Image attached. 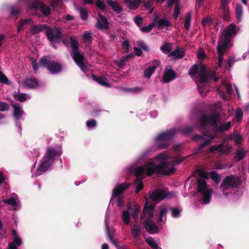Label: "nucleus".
<instances>
[{"label":"nucleus","mask_w":249,"mask_h":249,"mask_svg":"<svg viewBox=\"0 0 249 249\" xmlns=\"http://www.w3.org/2000/svg\"><path fill=\"white\" fill-rule=\"evenodd\" d=\"M191 155L183 157L175 158L168 154L166 152H162L157 155L153 160L145 162L143 166H131L125 170L127 173L133 174L136 176L135 181L136 191L139 192L143 187L142 179L144 174L151 176L154 174L168 175L175 172V165L179 164L187 160Z\"/></svg>","instance_id":"obj_1"},{"label":"nucleus","mask_w":249,"mask_h":249,"mask_svg":"<svg viewBox=\"0 0 249 249\" xmlns=\"http://www.w3.org/2000/svg\"><path fill=\"white\" fill-rule=\"evenodd\" d=\"M220 119V115L217 112L205 114L200 117L198 121L199 129L204 132L202 135H196L193 137L194 141L201 142L198 146L195 148L193 154H197L211 143L215 137L216 132H223L229 129L231 122L222 123Z\"/></svg>","instance_id":"obj_2"},{"label":"nucleus","mask_w":249,"mask_h":249,"mask_svg":"<svg viewBox=\"0 0 249 249\" xmlns=\"http://www.w3.org/2000/svg\"><path fill=\"white\" fill-rule=\"evenodd\" d=\"M62 153L61 145L48 146L46 148L45 154L40 160L37 167L36 169V162L32 165L31 168L32 177L36 178L44 174L48 170L53 166L56 160L60 158Z\"/></svg>","instance_id":"obj_3"},{"label":"nucleus","mask_w":249,"mask_h":249,"mask_svg":"<svg viewBox=\"0 0 249 249\" xmlns=\"http://www.w3.org/2000/svg\"><path fill=\"white\" fill-rule=\"evenodd\" d=\"M188 73L192 78L195 79L199 92L202 96L203 94L205 95L208 91L205 86L206 84L209 83L210 79L216 81L219 78L215 71L209 73L206 67L203 65L198 69L197 64H194L189 69Z\"/></svg>","instance_id":"obj_4"},{"label":"nucleus","mask_w":249,"mask_h":249,"mask_svg":"<svg viewBox=\"0 0 249 249\" xmlns=\"http://www.w3.org/2000/svg\"><path fill=\"white\" fill-rule=\"evenodd\" d=\"M155 206L149 205L147 199L143 209L142 213L140 215V219L143 220V224L146 231L150 234L157 233L159 228L154 221V213Z\"/></svg>","instance_id":"obj_5"},{"label":"nucleus","mask_w":249,"mask_h":249,"mask_svg":"<svg viewBox=\"0 0 249 249\" xmlns=\"http://www.w3.org/2000/svg\"><path fill=\"white\" fill-rule=\"evenodd\" d=\"M242 136L237 133L233 132L224 139V142L221 144L213 146L210 148V152L219 154H227L230 152L231 147L228 144H225L227 141L233 140L236 144H240L242 140Z\"/></svg>","instance_id":"obj_6"},{"label":"nucleus","mask_w":249,"mask_h":249,"mask_svg":"<svg viewBox=\"0 0 249 249\" xmlns=\"http://www.w3.org/2000/svg\"><path fill=\"white\" fill-rule=\"evenodd\" d=\"M213 189L208 187L204 178L197 179V192L198 200L202 204H207L210 202Z\"/></svg>","instance_id":"obj_7"},{"label":"nucleus","mask_w":249,"mask_h":249,"mask_svg":"<svg viewBox=\"0 0 249 249\" xmlns=\"http://www.w3.org/2000/svg\"><path fill=\"white\" fill-rule=\"evenodd\" d=\"M242 184V181L240 177L234 175L227 176L223 179L219 189L224 195L227 196L229 194L228 191L237 188Z\"/></svg>","instance_id":"obj_8"},{"label":"nucleus","mask_w":249,"mask_h":249,"mask_svg":"<svg viewBox=\"0 0 249 249\" xmlns=\"http://www.w3.org/2000/svg\"><path fill=\"white\" fill-rule=\"evenodd\" d=\"M39 65L47 68L52 74L61 73L63 69V65L61 63L50 55L44 56L41 58L39 60Z\"/></svg>","instance_id":"obj_9"},{"label":"nucleus","mask_w":249,"mask_h":249,"mask_svg":"<svg viewBox=\"0 0 249 249\" xmlns=\"http://www.w3.org/2000/svg\"><path fill=\"white\" fill-rule=\"evenodd\" d=\"M239 28L234 24H231L221 34L217 47H229L231 45V37L235 36Z\"/></svg>","instance_id":"obj_10"},{"label":"nucleus","mask_w":249,"mask_h":249,"mask_svg":"<svg viewBox=\"0 0 249 249\" xmlns=\"http://www.w3.org/2000/svg\"><path fill=\"white\" fill-rule=\"evenodd\" d=\"M130 185V183L125 182L117 185L112 190V194L110 202L113 201L116 202L117 206L120 209L122 210L124 206L122 193L127 189Z\"/></svg>","instance_id":"obj_11"},{"label":"nucleus","mask_w":249,"mask_h":249,"mask_svg":"<svg viewBox=\"0 0 249 249\" xmlns=\"http://www.w3.org/2000/svg\"><path fill=\"white\" fill-rule=\"evenodd\" d=\"M141 207L138 204H135L133 208L129 205H127L125 210L122 212V218L123 221L126 225L130 223V216H131L134 220H137L139 217Z\"/></svg>","instance_id":"obj_12"},{"label":"nucleus","mask_w":249,"mask_h":249,"mask_svg":"<svg viewBox=\"0 0 249 249\" xmlns=\"http://www.w3.org/2000/svg\"><path fill=\"white\" fill-rule=\"evenodd\" d=\"M178 130L175 128H172L159 133L154 139L155 144L167 143L168 146V142L171 140L175 136Z\"/></svg>","instance_id":"obj_13"},{"label":"nucleus","mask_w":249,"mask_h":249,"mask_svg":"<svg viewBox=\"0 0 249 249\" xmlns=\"http://www.w3.org/2000/svg\"><path fill=\"white\" fill-rule=\"evenodd\" d=\"M71 55L81 70L85 73L88 71V68L84 63V56L83 54L79 50V48H71Z\"/></svg>","instance_id":"obj_14"},{"label":"nucleus","mask_w":249,"mask_h":249,"mask_svg":"<svg viewBox=\"0 0 249 249\" xmlns=\"http://www.w3.org/2000/svg\"><path fill=\"white\" fill-rule=\"evenodd\" d=\"M168 147V145L164 143L162 144H155L153 145L146 148L137 157V160L140 161L145 159L146 158L151 156L154 153L158 150L165 149Z\"/></svg>","instance_id":"obj_15"},{"label":"nucleus","mask_w":249,"mask_h":249,"mask_svg":"<svg viewBox=\"0 0 249 249\" xmlns=\"http://www.w3.org/2000/svg\"><path fill=\"white\" fill-rule=\"evenodd\" d=\"M46 35L50 41H56L62 37V29L56 27L51 28L47 26Z\"/></svg>","instance_id":"obj_16"},{"label":"nucleus","mask_w":249,"mask_h":249,"mask_svg":"<svg viewBox=\"0 0 249 249\" xmlns=\"http://www.w3.org/2000/svg\"><path fill=\"white\" fill-rule=\"evenodd\" d=\"M176 77V73L173 70L172 66L171 65L166 66L163 72L162 81L164 83H168L175 80Z\"/></svg>","instance_id":"obj_17"},{"label":"nucleus","mask_w":249,"mask_h":249,"mask_svg":"<svg viewBox=\"0 0 249 249\" xmlns=\"http://www.w3.org/2000/svg\"><path fill=\"white\" fill-rule=\"evenodd\" d=\"M167 197L165 191L156 189L149 193V198L154 201L162 200Z\"/></svg>","instance_id":"obj_18"},{"label":"nucleus","mask_w":249,"mask_h":249,"mask_svg":"<svg viewBox=\"0 0 249 249\" xmlns=\"http://www.w3.org/2000/svg\"><path fill=\"white\" fill-rule=\"evenodd\" d=\"M95 26L96 28L101 30H107L109 27L108 19L102 14H99Z\"/></svg>","instance_id":"obj_19"},{"label":"nucleus","mask_w":249,"mask_h":249,"mask_svg":"<svg viewBox=\"0 0 249 249\" xmlns=\"http://www.w3.org/2000/svg\"><path fill=\"white\" fill-rule=\"evenodd\" d=\"M153 65L146 69L143 72V77L147 79H150L152 74L155 71L157 67L160 65V62L158 60H154Z\"/></svg>","instance_id":"obj_20"},{"label":"nucleus","mask_w":249,"mask_h":249,"mask_svg":"<svg viewBox=\"0 0 249 249\" xmlns=\"http://www.w3.org/2000/svg\"><path fill=\"white\" fill-rule=\"evenodd\" d=\"M24 86L28 89H35L38 87L39 82L35 78H26L23 82Z\"/></svg>","instance_id":"obj_21"},{"label":"nucleus","mask_w":249,"mask_h":249,"mask_svg":"<svg viewBox=\"0 0 249 249\" xmlns=\"http://www.w3.org/2000/svg\"><path fill=\"white\" fill-rule=\"evenodd\" d=\"M133 56H134V54L132 53L128 55L122 56L119 59L115 60L114 62L116 66L118 67L120 69H123L124 66L128 62V59Z\"/></svg>","instance_id":"obj_22"},{"label":"nucleus","mask_w":249,"mask_h":249,"mask_svg":"<svg viewBox=\"0 0 249 249\" xmlns=\"http://www.w3.org/2000/svg\"><path fill=\"white\" fill-rule=\"evenodd\" d=\"M12 106L14 108V117L16 120L21 119L24 111L21 105L19 104H12Z\"/></svg>","instance_id":"obj_23"},{"label":"nucleus","mask_w":249,"mask_h":249,"mask_svg":"<svg viewBox=\"0 0 249 249\" xmlns=\"http://www.w3.org/2000/svg\"><path fill=\"white\" fill-rule=\"evenodd\" d=\"M5 204H9L13 206H18L20 202L17 195L12 194L8 199L3 200Z\"/></svg>","instance_id":"obj_24"},{"label":"nucleus","mask_w":249,"mask_h":249,"mask_svg":"<svg viewBox=\"0 0 249 249\" xmlns=\"http://www.w3.org/2000/svg\"><path fill=\"white\" fill-rule=\"evenodd\" d=\"M110 211L108 209V208L107 209L106 215H105V226L106 229L107 231V234L110 240V241L114 245H116V242L113 239L112 237L111 236L110 234H109V223H110Z\"/></svg>","instance_id":"obj_25"},{"label":"nucleus","mask_w":249,"mask_h":249,"mask_svg":"<svg viewBox=\"0 0 249 249\" xmlns=\"http://www.w3.org/2000/svg\"><path fill=\"white\" fill-rule=\"evenodd\" d=\"M91 77L94 80L103 86L109 88L111 86L107 79L103 76H97L94 74H91Z\"/></svg>","instance_id":"obj_26"},{"label":"nucleus","mask_w":249,"mask_h":249,"mask_svg":"<svg viewBox=\"0 0 249 249\" xmlns=\"http://www.w3.org/2000/svg\"><path fill=\"white\" fill-rule=\"evenodd\" d=\"M142 231L143 228L142 226L140 224L137 223H135L133 225L131 229V234L136 239H139Z\"/></svg>","instance_id":"obj_27"},{"label":"nucleus","mask_w":249,"mask_h":249,"mask_svg":"<svg viewBox=\"0 0 249 249\" xmlns=\"http://www.w3.org/2000/svg\"><path fill=\"white\" fill-rule=\"evenodd\" d=\"M13 96L16 100L21 102H24L31 98L29 95L20 92L19 91H15L13 94Z\"/></svg>","instance_id":"obj_28"},{"label":"nucleus","mask_w":249,"mask_h":249,"mask_svg":"<svg viewBox=\"0 0 249 249\" xmlns=\"http://www.w3.org/2000/svg\"><path fill=\"white\" fill-rule=\"evenodd\" d=\"M154 24L159 29L172 26L171 22L166 18H161L157 21L154 20Z\"/></svg>","instance_id":"obj_29"},{"label":"nucleus","mask_w":249,"mask_h":249,"mask_svg":"<svg viewBox=\"0 0 249 249\" xmlns=\"http://www.w3.org/2000/svg\"><path fill=\"white\" fill-rule=\"evenodd\" d=\"M124 3L130 10H135L138 8L142 2L141 0H124Z\"/></svg>","instance_id":"obj_30"},{"label":"nucleus","mask_w":249,"mask_h":249,"mask_svg":"<svg viewBox=\"0 0 249 249\" xmlns=\"http://www.w3.org/2000/svg\"><path fill=\"white\" fill-rule=\"evenodd\" d=\"M46 28L47 25L44 24L34 25L31 27L30 33L32 35H36L46 29Z\"/></svg>","instance_id":"obj_31"},{"label":"nucleus","mask_w":249,"mask_h":249,"mask_svg":"<svg viewBox=\"0 0 249 249\" xmlns=\"http://www.w3.org/2000/svg\"><path fill=\"white\" fill-rule=\"evenodd\" d=\"M228 48H217V52L218 54V68H221L223 60V55L227 52Z\"/></svg>","instance_id":"obj_32"},{"label":"nucleus","mask_w":249,"mask_h":249,"mask_svg":"<svg viewBox=\"0 0 249 249\" xmlns=\"http://www.w3.org/2000/svg\"><path fill=\"white\" fill-rule=\"evenodd\" d=\"M108 5L117 13H120L123 9L118 2L116 0H107Z\"/></svg>","instance_id":"obj_33"},{"label":"nucleus","mask_w":249,"mask_h":249,"mask_svg":"<svg viewBox=\"0 0 249 249\" xmlns=\"http://www.w3.org/2000/svg\"><path fill=\"white\" fill-rule=\"evenodd\" d=\"M12 235L13 238L12 242H15V244H17V246H21L22 244L21 238L20 237L18 233L15 229L12 230Z\"/></svg>","instance_id":"obj_34"},{"label":"nucleus","mask_w":249,"mask_h":249,"mask_svg":"<svg viewBox=\"0 0 249 249\" xmlns=\"http://www.w3.org/2000/svg\"><path fill=\"white\" fill-rule=\"evenodd\" d=\"M184 52L180 50V48H177L176 50L173 51L168 54L170 57H172L173 58H180L183 56Z\"/></svg>","instance_id":"obj_35"},{"label":"nucleus","mask_w":249,"mask_h":249,"mask_svg":"<svg viewBox=\"0 0 249 249\" xmlns=\"http://www.w3.org/2000/svg\"><path fill=\"white\" fill-rule=\"evenodd\" d=\"M247 151L245 150L244 148H241L238 149L236 152L235 155V159L236 161H240L244 159L247 153Z\"/></svg>","instance_id":"obj_36"},{"label":"nucleus","mask_w":249,"mask_h":249,"mask_svg":"<svg viewBox=\"0 0 249 249\" xmlns=\"http://www.w3.org/2000/svg\"><path fill=\"white\" fill-rule=\"evenodd\" d=\"M33 23V20L30 18H26L21 20L18 25V32H19L24 25H32Z\"/></svg>","instance_id":"obj_37"},{"label":"nucleus","mask_w":249,"mask_h":249,"mask_svg":"<svg viewBox=\"0 0 249 249\" xmlns=\"http://www.w3.org/2000/svg\"><path fill=\"white\" fill-rule=\"evenodd\" d=\"M79 13L80 18L83 20H87L88 18V13L87 9L83 7L76 8Z\"/></svg>","instance_id":"obj_38"},{"label":"nucleus","mask_w":249,"mask_h":249,"mask_svg":"<svg viewBox=\"0 0 249 249\" xmlns=\"http://www.w3.org/2000/svg\"><path fill=\"white\" fill-rule=\"evenodd\" d=\"M171 210L172 212V216L175 218H178L180 217L181 210L178 208H171Z\"/></svg>","instance_id":"obj_39"},{"label":"nucleus","mask_w":249,"mask_h":249,"mask_svg":"<svg viewBox=\"0 0 249 249\" xmlns=\"http://www.w3.org/2000/svg\"><path fill=\"white\" fill-rule=\"evenodd\" d=\"M210 177L216 183H218L220 181L221 179V178L220 176V175L215 173L213 171H212L210 172Z\"/></svg>","instance_id":"obj_40"},{"label":"nucleus","mask_w":249,"mask_h":249,"mask_svg":"<svg viewBox=\"0 0 249 249\" xmlns=\"http://www.w3.org/2000/svg\"><path fill=\"white\" fill-rule=\"evenodd\" d=\"M86 125L89 129L92 130L96 127L97 122L94 119L88 120L86 122Z\"/></svg>","instance_id":"obj_41"},{"label":"nucleus","mask_w":249,"mask_h":249,"mask_svg":"<svg viewBox=\"0 0 249 249\" xmlns=\"http://www.w3.org/2000/svg\"><path fill=\"white\" fill-rule=\"evenodd\" d=\"M191 20V14L190 12L187 13L185 22H184V28L186 30H189L190 26V22Z\"/></svg>","instance_id":"obj_42"},{"label":"nucleus","mask_w":249,"mask_h":249,"mask_svg":"<svg viewBox=\"0 0 249 249\" xmlns=\"http://www.w3.org/2000/svg\"><path fill=\"white\" fill-rule=\"evenodd\" d=\"M242 12H243L242 6L239 4H237L236 8L235 9V14H236V17L239 20H240L241 18Z\"/></svg>","instance_id":"obj_43"},{"label":"nucleus","mask_w":249,"mask_h":249,"mask_svg":"<svg viewBox=\"0 0 249 249\" xmlns=\"http://www.w3.org/2000/svg\"><path fill=\"white\" fill-rule=\"evenodd\" d=\"M40 155V152L38 149H34L31 151L29 157L30 159H36Z\"/></svg>","instance_id":"obj_44"},{"label":"nucleus","mask_w":249,"mask_h":249,"mask_svg":"<svg viewBox=\"0 0 249 249\" xmlns=\"http://www.w3.org/2000/svg\"><path fill=\"white\" fill-rule=\"evenodd\" d=\"M146 242L148 245L154 249H158L159 248L158 244L155 242L152 237H148Z\"/></svg>","instance_id":"obj_45"},{"label":"nucleus","mask_w":249,"mask_h":249,"mask_svg":"<svg viewBox=\"0 0 249 249\" xmlns=\"http://www.w3.org/2000/svg\"><path fill=\"white\" fill-rule=\"evenodd\" d=\"M236 60L235 59V58L233 56H230L228 60H227L226 62V66H225V68L227 70H229L231 67L233 65V64Z\"/></svg>","instance_id":"obj_46"},{"label":"nucleus","mask_w":249,"mask_h":249,"mask_svg":"<svg viewBox=\"0 0 249 249\" xmlns=\"http://www.w3.org/2000/svg\"><path fill=\"white\" fill-rule=\"evenodd\" d=\"M243 112L241 108H237L235 112V116L237 119V122H239L243 117Z\"/></svg>","instance_id":"obj_47"},{"label":"nucleus","mask_w":249,"mask_h":249,"mask_svg":"<svg viewBox=\"0 0 249 249\" xmlns=\"http://www.w3.org/2000/svg\"><path fill=\"white\" fill-rule=\"evenodd\" d=\"M155 25L154 23H151L147 26H144L141 28V31L143 33H148L150 32Z\"/></svg>","instance_id":"obj_48"},{"label":"nucleus","mask_w":249,"mask_h":249,"mask_svg":"<svg viewBox=\"0 0 249 249\" xmlns=\"http://www.w3.org/2000/svg\"><path fill=\"white\" fill-rule=\"evenodd\" d=\"M31 64L33 67L34 71L35 73H36L38 72V68H39V65L36 62V60L34 58H31Z\"/></svg>","instance_id":"obj_49"},{"label":"nucleus","mask_w":249,"mask_h":249,"mask_svg":"<svg viewBox=\"0 0 249 249\" xmlns=\"http://www.w3.org/2000/svg\"><path fill=\"white\" fill-rule=\"evenodd\" d=\"M194 129L192 126H185L181 129V132L184 135H187L191 133L193 131Z\"/></svg>","instance_id":"obj_50"},{"label":"nucleus","mask_w":249,"mask_h":249,"mask_svg":"<svg viewBox=\"0 0 249 249\" xmlns=\"http://www.w3.org/2000/svg\"><path fill=\"white\" fill-rule=\"evenodd\" d=\"M167 213V209L166 208H161L160 210V217L158 220V222H162L163 220V218L164 216H166Z\"/></svg>","instance_id":"obj_51"},{"label":"nucleus","mask_w":249,"mask_h":249,"mask_svg":"<svg viewBox=\"0 0 249 249\" xmlns=\"http://www.w3.org/2000/svg\"><path fill=\"white\" fill-rule=\"evenodd\" d=\"M0 81L5 84H10L7 77L1 71H0Z\"/></svg>","instance_id":"obj_52"},{"label":"nucleus","mask_w":249,"mask_h":249,"mask_svg":"<svg viewBox=\"0 0 249 249\" xmlns=\"http://www.w3.org/2000/svg\"><path fill=\"white\" fill-rule=\"evenodd\" d=\"M83 39L86 43H90L92 40V37L90 34L86 33L83 35Z\"/></svg>","instance_id":"obj_53"},{"label":"nucleus","mask_w":249,"mask_h":249,"mask_svg":"<svg viewBox=\"0 0 249 249\" xmlns=\"http://www.w3.org/2000/svg\"><path fill=\"white\" fill-rule=\"evenodd\" d=\"M96 6L102 11H104L106 9V6L104 3L101 0H97L96 2Z\"/></svg>","instance_id":"obj_54"},{"label":"nucleus","mask_w":249,"mask_h":249,"mask_svg":"<svg viewBox=\"0 0 249 249\" xmlns=\"http://www.w3.org/2000/svg\"><path fill=\"white\" fill-rule=\"evenodd\" d=\"M70 43L71 47H78V42L74 36H71L70 38Z\"/></svg>","instance_id":"obj_55"},{"label":"nucleus","mask_w":249,"mask_h":249,"mask_svg":"<svg viewBox=\"0 0 249 249\" xmlns=\"http://www.w3.org/2000/svg\"><path fill=\"white\" fill-rule=\"evenodd\" d=\"M179 13H180V6L178 4L176 3V5L175 6V8H174V14H173V16H174V18H175V19H176L177 18Z\"/></svg>","instance_id":"obj_56"},{"label":"nucleus","mask_w":249,"mask_h":249,"mask_svg":"<svg viewBox=\"0 0 249 249\" xmlns=\"http://www.w3.org/2000/svg\"><path fill=\"white\" fill-rule=\"evenodd\" d=\"M142 48L143 50L147 51L148 48H134L135 53H133L134 55L141 56L142 54V50L141 49Z\"/></svg>","instance_id":"obj_57"},{"label":"nucleus","mask_w":249,"mask_h":249,"mask_svg":"<svg viewBox=\"0 0 249 249\" xmlns=\"http://www.w3.org/2000/svg\"><path fill=\"white\" fill-rule=\"evenodd\" d=\"M20 13V9L16 6L11 8L10 14L11 16H16Z\"/></svg>","instance_id":"obj_58"},{"label":"nucleus","mask_w":249,"mask_h":249,"mask_svg":"<svg viewBox=\"0 0 249 249\" xmlns=\"http://www.w3.org/2000/svg\"><path fill=\"white\" fill-rule=\"evenodd\" d=\"M9 109V106L8 104L1 102H0V111H7Z\"/></svg>","instance_id":"obj_59"},{"label":"nucleus","mask_w":249,"mask_h":249,"mask_svg":"<svg viewBox=\"0 0 249 249\" xmlns=\"http://www.w3.org/2000/svg\"><path fill=\"white\" fill-rule=\"evenodd\" d=\"M143 18L140 16H136L135 17V22L137 25L140 27L143 22Z\"/></svg>","instance_id":"obj_60"},{"label":"nucleus","mask_w":249,"mask_h":249,"mask_svg":"<svg viewBox=\"0 0 249 249\" xmlns=\"http://www.w3.org/2000/svg\"><path fill=\"white\" fill-rule=\"evenodd\" d=\"M197 56L198 59L202 60L205 58L207 56L204 52L200 49L197 52Z\"/></svg>","instance_id":"obj_61"},{"label":"nucleus","mask_w":249,"mask_h":249,"mask_svg":"<svg viewBox=\"0 0 249 249\" xmlns=\"http://www.w3.org/2000/svg\"><path fill=\"white\" fill-rule=\"evenodd\" d=\"M19 246H17V244H15V242H10L8 244V249H17L18 247Z\"/></svg>","instance_id":"obj_62"},{"label":"nucleus","mask_w":249,"mask_h":249,"mask_svg":"<svg viewBox=\"0 0 249 249\" xmlns=\"http://www.w3.org/2000/svg\"><path fill=\"white\" fill-rule=\"evenodd\" d=\"M225 86L226 88V92L228 94L230 95L232 90L231 85L228 84H225Z\"/></svg>","instance_id":"obj_63"},{"label":"nucleus","mask_w":249,"mask_h":249,"mask_svg":"<svg viewBox=\"0 0 249 249\" xmlns=\"http://www.w3.org/2000/svg\"><path fill=\"white\" fill-rule=\"evenodd\" d=\"M160 49L161 52L165 54H169L171 51V48H160Z\"/></svg>","instance_id":"obj_64"}]
</instances>
